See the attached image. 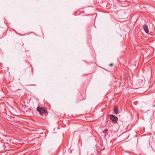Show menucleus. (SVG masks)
<instances>
[{
    "instance_id": "obj_2",
    "label": "nucleus",
    "mask_w": 155,
    "mask_h": 155,
    "mask_svg": "<svg viewBox=\"0 0 155 155\" xmlns=\"http://www.w3.org/2000/svg\"><path fill=\"white\" fill-rule=\"evenodd\" d=\"M110 120L114 123H116L118 120L117 117L112 114H111L110 115Z\"/></svg>"
},
{
    "instance_id": "obj_3",
    "label": "nucleus",
    "mask_w": 155,
    "mask_h": 155,
    "mask_svg": "<svg viewBox=\"0 0 155 155\" xmlns=\"http://www.w3.org/2000/svg\"><path fill=\"white\" fill-rule=\"evenodd\" d=\"M143 29H144L145 32L147 34L149 32V30L148 27L147 25H144L143 26Z\"/></svg>"
},
{
    "instance_id": "obj_6",
    "label": "nucleus",
    "mask_w": 155,
    "mask_h": 155,
    "mask_svg": "<svg viewBox=\"0 0 155 155\" xmlns=\"http://www.w3.org/2000/svg\"><path fill=\"white\" fill-rule=\"evenodd\" d=\"M113 64L111 63V64H109V66H110V67H111V66H113Z\"/></svg>"
},
{
    "instance_id": "obj_5",
    "label": "nucleus",
    "mask_w": 155,
    "mask_h": 155,
    "mask_svg": "<svg viewBox=\"0 0 155 155\" xmlns=\"http://www.w3.org/2000/svg\"><path fill=\"white\" fill-rule=\"evenodd\" d=\"M107 129H106L103 131V133L104 134V136L105 137L106 136V133L107 131Z\"/></svg>"
},
{
    "instance_id": "obj_1",
    "label": "nucleus",
    "mask_w": 155,
    "mask_h": 155,
    "mask_svg": "<svg viewBox=\"0 0 155 155\" xmlns=\"http://www.w3.org/2000/svg\"><path fill=\"white\" fill-rule=\"evenodd\" d=\"M36 109L39 114L41 116H43V114H46L47 112L46 109L39 106L37 107Z\"/></svg>"
},
{
    "instance_id": "obj_4",
    "label": "nucleus",
    "mask_w": 155,
    "mask_h": 155,
    "mask_svg": "<svg viewBox=\"0 0 155 155\" xmlns=\"http://www.w3.org/2000/svg\"><path fill=\"white\" fill-rule=\"evenodd\" d=\"M114 112L115 113V114H117L118 112V108L117 106H115L114 107Z\"/></svg>"
}]
</instances>
